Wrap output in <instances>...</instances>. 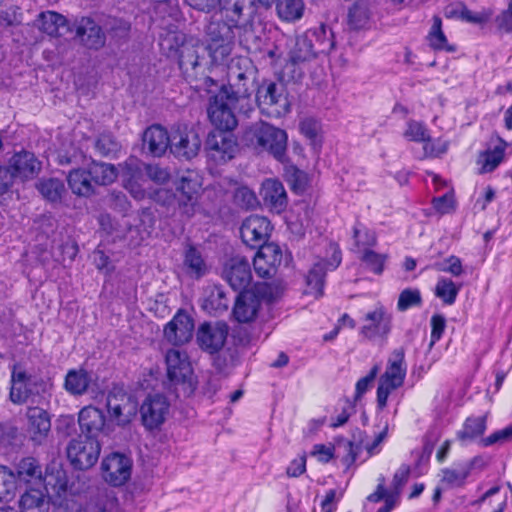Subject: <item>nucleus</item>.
<instances>
[{
    "label": "nucleus",
    "instance_id": "f257e3e1",
    "mask_svg": "<svg viewBox=\"0 0 512 512\" xmlns=\"http://www.w3.org/2000/svg\"><path fill=\"white\" fill-rule=\"evenodd\" d=\"M248 89L245 84L222 85L215 95L209 100L207 108L208 117L219 130L230 131L237 126V119L233 112L236 102L247 97Z\"/></svg>",
    "mask_w": 512,
    "mask_h": 512
},
{
    "label": "nucleus",
    "instance_id": "f03ea898",
    "mask_svg": "<svg viewBox=\"0 0 512 512\" xmlns=\"http://www.w3.org/2000/svg\"><path fill=\"white\" fill-rule=\"evenodd\" d=\"M16 471V478L19 481L42 486L46 494L53 493L61 496L67 489L66 475L62 469H56L51 472L47 470L45 475H43L41 466L33 457L23 458L17 464Z\"/></svg>",
    "mask_w": 512,
    "mask_h": 512
},
{
    "label": "nucleus",
    "instance_id": "7ed1b4c3",
    "mask_svg": "<svg viewBox=\"0 0 512 512\" xmlns=\"http://www.w3.org/2000/svg\"><path fill=\"white\" fill-rule=\"evenodd\" d=\"M246 143L256 149L268 151L277 160L282 161L287 147V134L265 122H257L246 129Z\"/></svg>",
    "mask_w": 512,
    "mask_h": 512
},
{
    "label": "nucleus",
    "instance_id": "20e7f679",
    "mask_svg": "<svg viewBox=\"0 0 512 512\" xmlns=\"http://www.w3.org/2000/svg\"><path fill=\"white\" fill-rule=\"evenodd\" d=\"M407 372L405 350L400 347L392 351L385 372L379 378L377 388V407L383 410L387 406L389 395L404 383Z\"/></svg>",
    "mask_w": 512,
    "mask_h": 512
},
{
    "label": "nucleus",
    "instance_id": "39448f33",
    "mask_svg": "<svg viewBox=\"0 0 512 512\" xmlns=\"http://www.w3.org/2000/svg\"><path fill=\"white\" fill-rule=\"evenodd\" d=\"M167 377L184 396H190L196 389V379L188 356L178 349H170L165 356Z\"/></svg>",
    "mask_w": 512,
    "mask_h": 512
},
{
    "label": "nucleus",
    "instance_id": "423d86ee",
    "mask_svg": "<svg viewBox=\"0 0 512 512\" xmlns=\"http://www.w3.org/2000/svg\"><path fill=\"white\" fill-rule=\"evenodd\" d=\"M109 420L120 427L129 425L138 411L135 397L120 387H113L106 397Z\"/></svg>",
    "mask_w": 512,
    "mask_h": 512
},
{
    "label": "nucleus",
    "instance_id": "0eeeda50",
    "mask_svg": "<svg viewBox=\"0 0 512 512\" xmlns=\"http://www.w3.org/2000/svg\"><path fill=\"white\" fill-rule=\"evenodd\" d=\"M234 29L229 23L211 22L207 26V45L205 46L211 57L212 62H222L232 51L234 42Z\"/></svg>",
    "mask_w": 512,
    "mask_h": 512
},
{
    "label": "nucleus",
    "instance_id": "6e6552de",
    "mask_svg": "<svg viewBox=\"0 0 512 512\" xmlns=\"http://www.w3.org/2000/svg\"><path fill=\"white\" fill-rule=\"evenodd\" d=\"M207 52L205 45L198 38L189 37L187 44L177 56L179 67L188 81L198 80L200 75H204L208 64L205 57Z\"/></svg>",
    "mask_w": 512,
    "mask_h": 512
},
{
    "label": "nucleus",
    "instance_id": "1a4fd4ad",
    "mask_svg": "<svg viewBox=\"0 0 512 512\" xmlns=\"http://www.w3.org/2000/svg\"><path fill=\"white\" fill-rule=\"evenodd\" d=\"M256 100L260 109L271 116L279 117L290 111V102L282 83L263 81L258 87Z\"/></svg>",
    "mask_w": 512,
    "mask_h": 512
},
{
    "label": "nucleus",
    "instance_id": "9d476101",
    "mask_svg": "<svg viewBox=\"0 0 512 512\" xmlns=\"http://www.w3.org/2000/svg\"><path fill=\"white\" fill-rule=\"evenodd\" d=\"M67 457L75 469L86 470L98 461L101 446L97 439L78 436L66 448Z\"/></svg>",
    "mask_w": 512,
    "mask_h": 512
},
{
    "label": "nucleus",
    "instance_id": "9b49d317",
    "mask_svg": "<svg viewBox=\"0 0 512 512\" xmlns=\"http://www.w3.org/2000/svg\"><path fill=\"white\" fill-rule=\"evenodd\" d=\"M205 150L209 160L217 165L224 164L235 157L238 144L233 134L217 130L208 134Z\"/></svg>",
    "mask_w": 512,
    "mask_h": 512
},
{
    "label": "nucleus",
    "instance_id": "f8f14e48",
    "mask_svg": "<svg viewBox=\"0 0 512 512\" xmlns=\"http://www.w3.org/2000/svg\"><path fill=\"white\" fill-rule=\"evenodd\" d=\"M44 382L40 377L21 368H14L11 375L10 399L23 404L39 394Z\"/></svg>",
    "mask_w": 512,
    "mask_h": 512
},
{
    "label": "nucleus",
    "instance_id": "ddd939ff",
    "mask_svg": "<svg viewBox=\"0 0 512 512\" xmlns=\"http://www.w3.org/2000/svg\"><path fill=\"white\" fill-rule=\"evenodd\" d=\"M255 0H219V9L223 21L238 29L251 26L255 14Z\"/></svg>",
    "mask_w": 512,
    "mask_h": 512
},
{
    "label": "nucleus",
    "instance_id": "4468645a",
    "mask_svg": "<svg viewBox=\"0 0 512 512\" xmlns=\"http://www.w3.org/2000/svg\"><path fill=\"white\" fill-rule=\"evenodd\" d=\"M141 421L146 430L160 429L170 413V402L162 394L148 395L140 408Z\"/></svg>",
    "mask_w": 512,
    "mask_h": 512
},
{
    "label": "nucleus",
    "instance_id": "2eb2a0df",
    "mask_svg": "<svg viewBox=\"0 0 512 512\" xmlns=\"http://www.w3.org/2000/svg\"><path fill=\"white\" fill-rule=\"evenodd\" d=\"M201 147L198 134L186 126H177L171 132L170 150L178 158L191 159Z\"/></svg>",
    "mask_w": 512,
    "mask_h": 512
},
{
    "label": "nucleus",
    "instance_id": "dca6fc26",
    "mask_svg": "<svg viewBox=\"0 0 512 512\" xmlns=\"http://www.w3.org/2000/svg\"><path fill=\"white\" fill-rule=\"evenodd\" d=\"M341 263V252L333 248L332 258L329 261L316 262L306 276L305 293L319 298L323 295L324 280L327 271L336 269Z\"/></svg>",
    "mask_w": 512,
    "mask_h": 512
},
{
    "label": "nucleus",
    "instance_id": "f3484780",
    "mask_svg": "<svg viewBox=\"0 0 512 512\" xmlns=\"http://www.w3.org/2000/svg\"><path fill=\"white\" fill-rule=\"evenodd\" d=\"M131 460L123 454L112 453L101 464L104 480L112 486H121L130 478Z\"/></svg>",
    "mask_w": 512,
    "mask_h": 512
},
{
    "label": "nucleus",
    "instance_id": "a211bd4d",
    "mask_svg": "<svg viewBox=\"0 0 512 512\" xmlns=\"http://www.w3.org/2000/svg\"><path fill=\"white\" fill-rule=\"evenodd\" d=\"M272 230L270 221L263 216L251 215L245 219L240 228L242 241L251 248L266 245Z\"/></svg>",
    "mask_w": 512,
    "mask_h": 512
},
{
    "label": "nucleus",
    "instance_id": "6ab92c4d",
    "mask_svg": "<svg viewBox=\"0 0 512 512\" xmlns=\"http://www.w3.org/2000/svg\"><path fill=\"white\" fill-rule=\"evenodd\" d=\"M229 328L224 322L204 323L197 331V342L202 350L213 354L220 351L226 342Z\"/></svg>",
    "mask_w": 512,
    "mask_h": 512
},
{
    "label": "nucleus",
    "instance_id": "aec40b11",
    "mask_svg": "<svg viewBox=\"0 0 512 512\" xmlns=\"http://www.w3.org/2000/svg\"><path fill=\"white\" fill-rule=\"evenodd\" d=\"M72 31L79 42L88 49L99 50L105 45L106 36L101 26L90 17L75 21Z\"/></svg>",
    "mask_w": 512,
    "mask_h": 512
},
{
    "label": "nucleus",
    "instance_id": "412c9836",
    "mask_svg": "<svg viewBox=\"0 0 512 512\" xmlns=\"http://www.w3.org/2000/svg\"><path fill=\"white\" fill-rule=\"evenodd\" d=\"M223 278L235 291H246L252 280L249 261L241 256H235L227 261L222 272Z\"/></svg>",
    "mask_w": 512,
    "mask_h": 512
},
{
    "label": "nucleus",
    "instance_id": "4be33fe9",
    "mask_svg": "<svg viewBox=\"0 0 512 512\" xmlns=\"http://www.w3.org/2000/svg\"><path fill=\"white\" fill-rule=\"evenodd\" d=\"M282 262V250L275 243L261 246L253 259L255 273L262 278L275 275Z\"/></svg>",
    "mask_w": 512,
    "mask_h": 512
},
{
    "label": "nucleus",
    "instance_id": "5701e85b",
    "mask_svg": "<svg viewBox=\"0 0 512 512\" xmlns=\"http://www.w3.org/2000/svg\"><path fill=\"white\" fill-rule=\"evenodd\" d=\"M27 432L30 439L41 444L48 437L51 430L50 415L40 407H29L26 412Z\"/></svg>",
    "mask_w": 512,
    "mask_h": 512
},
{
    "label": "nucleus",
    "instance_id": "b1692460",
    "mask_svg": "<svg viewBox=\"0 0 512 512\" xmlns=\"http://www.w3.org/2000/svg\"><path fill=\"white\" fill-rule=\"evenodd\" d=\"M391 315L382 306L376 307L364 317L361 334L368 338L384 337L391 329Z\"/></svg>",
    "mask_w": 512,
    "mask_h": 512
},
{
    "label": "nucleus",
    "instance_id": "393cba45",
    "mask_svg": "<svg viewBox=\"0 0 512 512\" xmlns=\"http://www.w3.org/2000/svg\"><path fill=\"white\" fill-rule=\"evenodd\" d=\"M194 323L188 314L178 312L164 329L165 338L174 345L188 342L193 335Z\"/></svg>",
    "mask_w": 512,
    "mask_h": 512
},
{
    "label": "nucleus",
    "instance_id": "a878e982",
    "mask_svg": "<svg viewBox=\"0 0 512 512\" xmlns=\"http://www.w3.org/2000/svg\"><path fill=\"white\" fill-rule=\"evenodd\" d=\"M78 423L82 433H84L86 437H92L94 439H96L100 433L109 430L103 411L92 405L86 406L80 410Z\"/></svg>",
    "mask_w": 512,
    "mask_h": 512
},
{
    "label": "nucleus",
    "instance_id": "bb28decb",
    "mask_svg": "<svg viewBox=\"0 0 512 512\" xmlns=\"http://www.w3.org/2000/svg\"><path fill=\"white\" fill-rule=\"evenodd\" d=\"M142 141L145 151L154 157H160L170 147L171 134L160 125H152L144 131Z\"/></svg>",
    "mask_w": 512,
    "mask_h": 512
},
{
    "label": "nucleus",
    "instance_id": "cd10ccee",
    "mask_svg": "<svg viewBox=\"0 0 512 512\" xmlns=\"http://www.w3.org/2000/svg\"><path fill=\"white\" fill-rule=\"evenodd\" d=\"M261 301L253 291L240 292L236 298L233 316L239 323L252 322L260 309Z\"/></svg>",
    "mask_w": 512,
    "mask_h": 512
},
{
    "label": "nucleus",
    "instance_id": "c85d7f7f",
    "mask_svg": "<svg viewBox=\"0 0 512 512\" xmlns=\"http://www.w3.org/2000/svg\"><path fill=\"white\" fill-rule=\"evenodd\" d=\"M478 458L459 461L453 463L450 467L441 470V482L449 488H460L466 484V481L477 464Z\"/></svg>",
    "mask_w": 512,
    "mask_h": 512
},
{
    "label": "nucleus",
    "instance_id": "c756f323",
    "mask_svg": "<svg viewBox=\"0 0 512 512\" xmlns=\"http://www.w3.org/2000/svg\"><path fill=\"white\" fill-rule=\"evenodd\" d=\"M34 26L51 37H59L69 30L65 16L55 11H44L34 20Z\"/></svg>",
    "mask_w": 512,
    "mask_h": 512
},
{
    "label": "nucleus",
    "instance_id": "7c9ffc66",
    "mask_svg": "<svg viewBox=\"0 0 512 512\" xmlns=\"http://www.w3.org/2000/svg\"><path fill=\"white\" fill-rule=\"evenodd\" d=\"M9 166L15 177L21 180L33 178L41 169V164L34 154L27 151L14 154L9 161Z\"/></svg>",
    "mask_w": 512,
    "mask_h": 512
},
{
    "label": "nucleus",
    "instance_id": "2f4dec72",
    "mask_svg": "<svg viewBox=\"0 0 512 512\" xmlns=\"http://www.w3.org/2000/svg\"><path fill=\"white\" fill-rule=\"evenodd\" d=\"M261 195L264 204L270 210L280 213L286 208L287 194L283 184L276 179H267L263 182L261 188Z\"/></svg>",
    "mask_w": 512,
    "mask_h": 512
},
{
    "label": "nucleus",
    "instance_id": "473e14b6",
    "mask_svg": "<svg viewBox=\"0 0 512 512\" xmlns=\"http://www.w3.org/2000/svg\"><path fill=\"white\" fill-rule=\"evenodd\" d=\"M92 381V374L86 369H70L64 379V389L70 395L82 396L88 391Z\"/></svg>",
    "mask_w": 512,
    "mask_h": 512
},
{
    "label": "nucleus",
    "instance_id": "72a5a7b5",
    "mask_svg": "<svg viewBox=\"0 0 512 512\" xmlns=\"http://www.w3.org/2000/svg\"><path fill=\"white\" fill-rule=\"evenodd\" d=\"M182 268L185 274L193 279L205 276L209 270L201 252L193 246L185 250Z\"/></svg>",
    "mask_w": 512,
    "mask_h": 512
},
{
    "label": "nucleus",
    "instance_id": "f704fd0d",
    "mask_svg": "<svg viewBox=\"0 0 512 512\" xmlns=\"http://www.w3.org/2000/svg\"><path fill=\"white\" fill-rule=\"evenodd\" d=\"M67 182L72 193L77 196L89 197L94 193V183L88 170L73 169L67 176Z\"/></svg>",
    "mask_w": 512,
    "mask_h": 512
},
{
    "label": "nucleus",
    "instance_id": "c9c22d12",
    "mask_svg": "<svg viewBox=\"0 0 512 512\" xmlns=\"http://www.w3.org/2000/svg\"><path fill=\"white\" fill-rule=\"evenodd\" d=\"M373 0H356L348 12L349 25L353 29L366 28L373 14Z\"/></svg>",
    "mask_w": 512,
    "mask_h": 512
},
{
    "label": "nucleus",
    "instance_id": "e433bc0d",
    "mask_svg": "<svg viewBox=\"0 0 512 512\" xmlns=\"http://www.w3.org/2000/svg\"><path fill=\"white\" fill-rule=\"evenodd\" d=\"M189 37L178 30H168L160 36V48L168 57H177L183 46L187 44Z\"/></svg>",
    "mask_w": 512,
    "mask_h": 512
},
{
    "label": "nucleus",
    "instance_id": "4c0bfd02",
    "mask_svg": "<svg viewBox=\"0 0 512 512\" xmlns=\"http://www.w3.org/2000/svg\"><path fill=\"white\" fill-rule=\"evenodd\" d=\"M49 503L43 490L32 488L26 491L20 499L21 512H47Z\"/></svg>",
    "mask_w": 512,
    "mask_h": 512
},
{
    "label": "nucleus",
    "instance_id": "58836bf2",
    "mask_svg": "<svg viewBox=\"0 0 512 512\" xmlns=\"http://www.w3.org/2000/svg\"><path fill=\"white\" fill-rule=\"evenodd\" d=\"M88 171L94 185L106 186L112 184L118 176L117 168L113 164L105 162H92Z\"/></svg>",
    "mask_w": 512,
    "mask_h": 512
},
{
    "label": "nucleus",
    "instance_id": "ea45409f",
    "mask_svg": "<svg viewBox=\"0 0 512 512\" xmlns=\"http://www.w3.org/2000/svg\"><path fill=\"white\" fill-rule=\"evenodd\" d=\"M278 17L286 22H295L302 18L305 10L303 0H274Z\"/></svg>",
    "mask_w": 512,
    "mask_h": 512
},
{
    "label": "nucleus",
    "instance_id": "a19ab883",
    "mask_svg": "<svg viewBox=\"0 0 512 512\" xmlns=\"http://www.w3.org/2000/svg\"><path fill=\"white\" fill-rule=\"evenodd\" d=\"M429 46L436 51L454 52V45L449 44L446 35L442 31V21L438 16L433 18L432 27L427 35Z\"/></svg>",
    "mask_w": 512,
    "mask_h": 512
},
{
    "label": "nucleus",
    "instance_id": "79ce46f5",
    "mask_svg": "<svg viewBox=\"0 0 512 512\" xmlns=\"http://www.w3.org/2000/svg\"><path fill=\"white\" fill-rule=\"evenodd\" d=\"M316 57L313 44L310 39L300 36L296 39L295 46L290 52V60L294 64H301L311 61Z\"/></svg>",
    "mask_w": 512,
    "mask_h": 512
},
{
    "label": "nucleus",
    "instance_id": "37998d69",
    "mask_svg": "<svg viewBox=\"0 0 512 512\" xmlns=\"http://www.w3.org/2000/svg\"><path fill=\"white\" fill-rule=\"evenodd\" d=\"M41 195L50 202H59L65 193L64 183L56 178L41 179L37 183Z\"/></svg>",
    "mask_w": 512,
    "mask_h": 512
},
{
    "label": "nucleus",
    "instance_id": "c03bdc74",
    "mask_svg": "<svg viewBox=\"0 0 512 512\" xmlns=\"http://www.w3.org/2000/svg\"><path fill=\"white\" fill-rule=\"evenodd\" d=\"M16 491V475L7 467L0 466V501H11L16 496Z\"/></svg>",
    "mask_w": 512,
    "mask_h": 512
},
{
    "label": "nucleus",
    "instance_id": "a18cd8bd",
    "mask_svg": "<svg viewBox=\"0 0 512 512\" xmlns=\"http://www.w3.org/2000/svg\"><path fill=\"white\" fill-rule=\"evenodd\" d=\"M507 146V142L500 138L498 145H496L493 149L486 151L480 156L482 172L486 173L493 171L503 161L505 149Z\"/></svg>",
    "mask_w": 512,
    "mask_h": 512
},
{
    "label": "nucleus",
    "instance_id": "49530a36",
    "mask_svg": "<svg viewBox=\"0 0 512 512\" xmlns=\"http://www.w3.org/2000/svg\"><path fill=\"white\" fill-rule=\"evenodd\" d=\"M486 430V417H469L463 424L462 429L457 433L460 440H472L481 436Z\"/></svg>",
    "mask_w": 512,
    "mask_h": 512
},
{
    "label": "nucleus",
    "instance_id": "de8ad7c7",
    "mask_svg": "<svg viewBox=\"0 0 512 512\" xmlns=\"http://www.w3.org/2000/svg\"><path fill=\"white\" fill-rule=\"evenodd\" d=\"M461 286L456 285L451 279L441 277L435 286V296L441 299L445 304L452 305L455 303Z\"/></svg>",
    "mask_w": 512,
    "mask_h": 512
},
{
    "label": "nucleus",
    "instance_id": "09e8293b",
    "mask_svg": "<svg viewBox=\"0 0 512 512\" xmlns=\"http://www.w3.org/2000/svg\"><path fill=\"white\" fill-rule=\"evenodd\" d=\"M299 129L301 134L309 140L313 149L319 150L322 145L320 123L313 118H305L300 122Z\"/></svg>",
    "mask_w": 512,
    "mask_h": 512
},
{
    "label": "nucleus",
    "instance_id": "8fccbe9b",
    "mask_svg": "<svg viewBox=\"0 0 512 512\" xmlns=\"http://www.w3.org/2000/svg\"><path fill=\"white\" fill-rule=\"evenodd\" d=\"M386 259V254L376 253L375 251L368 248L364 250L361 257V260L367 266V268L376 274L382 273Z\"/></svg>",
    "mask_w": 512,
    "mask_h": 512
},
{
    "label": "nucleus",
    "instance_id": "3c124183",
    "mask_svg": "<svg viewBox=\"0 0 512 512\" xmlns=\"http://www.w3.org/2000/svg\"><path fill=\"white\" fill-rule=\"evenodd\" d=\"M422 298L418 289H405L398 298L397 308L399 311H406L411 307L419 306Z\"/></svg>",
    "mask_w": 512,
    "mask_h": 512
},
{
    "label": "nucleus",
    "instance_id": "603ef678",
    "mask_svg": "<svg viewBox=\"0 0 512 512\" xmlns=\"http://www.w3.org/2000/svg\"><path fill=\"white\" fill-rule=\"evenodd\" d=\"M199 188V182L191 176H182L177 185V191L186 199V202H192L195 199Z\"/></svg>",
    "mask_w": 512,
    "mask_h": 512
},
{
    "label": "nucleus",
    "instance_id": "864d4df0",
    "mask_svg": "<svg viewBox=\"0 0 512 512\" xmlns=\"http://www.w3.org/2000/svg\"><path fill=\"white\" fill-rule=\"evenodd\" d=\"M353 233L355 243L358 247H371L374 246L377 242L375 233L360 223L355 224Z\"/></svg>",
    "mask_w": 512,
    "mask_h": 512
},
{
    "label": "nucleus",
    "instance_id": "5fc2aeb1",
    "mask_svg": "<svg viewBox=\"0 0 512 512\" xmlns=\"http://www.w3.org/2000/svg\"><path fill=\"white\" fill-rule=\"evenodd\" d=\"M436 271L447 272L453 276H460L463 273V267L460 258L450 256L442 262H436L432 265Z\"/></svg>",
    "mask_w": 512,
    "mask_h": 512
},
{
    "label": "nucleus",
    "instance_id": "6e6d98bb",
    "mask_svg": "<svg viewBox=\"0 0 512 512\" xmlns=\"http://www.w3.org/2000/svg\"><path fill=\"white\" fill-rule=\"evenodd\" d=\"M337 449L339 454L342 453V461L348 467L356 461L361 450L358 444L348 440L339 443Z\"/></svg>",
    "mask_w": 512,
    "mask_h": 512
},
{
    "label": "nucleus",
    "instance_id": "4d7b16f0",
    "mask_svg": "<svg viewBox=\"0 0 512 512\" xmlns=\"http://www.w3.org/2000/svg\"><path fill=\"white\" fill-rule=\"evenodd\" d=\"M405 138L410 141L424 142L428 140V132L425 127L416 121H410L407 125V129L404 132Z\"/></svg>",
    "mask_w": 512,
    "mask_h": 512
},
{
    "label": "nucleus",
    "instance_id": "13d9d810",
    "mask_svg": "<svg viewBox=\"0 0 512 512\" xmlns=\"http://www.w3.org/2000/svg\"><path fill=\"white\" fill-rule=\"evenodd\" d=\"M423 150L426 157H439L447 152L448 142L441 139L431 141L428 136V140L424 141Z\"/></svg>",
    "mask_w": 512,
    "mask_h": 512
},
{
    "label": "nucleus",
    "instance_id": "bf43d9fd",
    "mask_svg": "<svg viewBox=\"0 0 512 512\" xmlns=\"http://www.w3.org/2000/svg\"><path fill=\"white\" fill-rule=\"evenodd\" d=\"M410 475V467L408 465H401L395 472L392 480V488L393 492L390 494L397 495L399 499V495L402 487L407 483Z\"/></svg>",
    "mask_w": 512,
    "mask_h": 512
},
{
    "label": "nucleus",
    "instance_id": "052dcab7",
    "mask_svg": "<svg viewBox=\"0 0 512 512\" xmlns=\"http://www.w3.org/2000/svg\"><path fill=\"white\" fill-rule=\"evenodd\" d=\"M512 439V424L501 429L495 431L490 434L488 437L482 439L483 446H491L496 443H505Z\"/></svg>",
    "mask_w": 512,
    "mask_h": 512
},
{
    "label": "nucleus",
    "instance_id": "680f3d73",
    "mask_svg": "<svg viewBox=\"0 0 512 512\" xmlns=\"http://www.w3.org/2000/svg\"><path fill=\"white\" fill-rule=\"evenodd\" d=\"M433 207L441 214L449 213L454 208V198L450 191L432 200Z\"/></svg>",
    "mask_w": 512,
    "mask_h": 512
},
{
    "label": "nucleus",
    "instance_id": "e2e57ef3",
    "mask_svg": "<svg viewBox=\"0 0 512 512\" xmlns=\"http://www.w3.org/2000/svg\"><path fill=\"white\" fill-rule=\"evenodd\" d=\"M207 302L211 304V307L215 311H223L228 308L229 301L225 296V293L220 288H215L209 298L207 299Z\"/></svg>",
    "mask_w": 512,
    "mask_h": 512
},
{
    "label": "nucleus",
    "instance_id": "0e129e2a",
    "mask_svg": "<svg viewBox=\"0 0 512 512\" xmlns=\"http://www.w3.org/2000/svg\"><path fill=\"white\" fill-rule=\"evenodd\" d=\"M445 318L442 315L435 314L431 317V345L437 342L445 330Z\"/></svg>",
    "mask_w": 512,
    "mask_h": 512
},
{
    "label": "nucleus",
    "instance_id": "69168bd1",
    "mask_svg": "<svg viewBox=\"0 0 512 512\" xmlns=\"http://www.w3.org/2000/svg\"><path fill=\"white\" fill-rule=\"evenodd\" d=\"M145 170L149 179L157 184H164L169 179L168 171L158 165H147Z\"/></svg>",
    "mask_w": 512,
    "mask_h": 512
},
{
    "label": "nucleus",
    "instance_id": "338daca9",
    "mask_svg": "<svg viewBox=\"0 0 512 512\" xmlns=\"http://www.w3.org/2000/svg\"><path fill=\"white\" fill-rule=\"evenodd\" d=\"M379 372L378 365H375L372 367L370 372L363 378L359 379L356 383V394L357 396L363 395L369 387L371 386L372 382L375 380L377 374Z\"/></svg>",
    "mask_w": 512,
    "mask_h": 512
},
{
    "label": "nucleus",
    "instance_id": "774afa93",
    "mask_svg": "<svg viewBox=\"0 0 512 512\" xmlns=\"http://www.w3.org/2000/svg\"><path fill=\"white\" fill-rule=\"evenodd\" d=\"M497 25L505 32H512V0L509 1L507 8L497 17Z\"/></svg>",
    "mask_w": 512,
    "mask_h": 512
}]
</instances>
